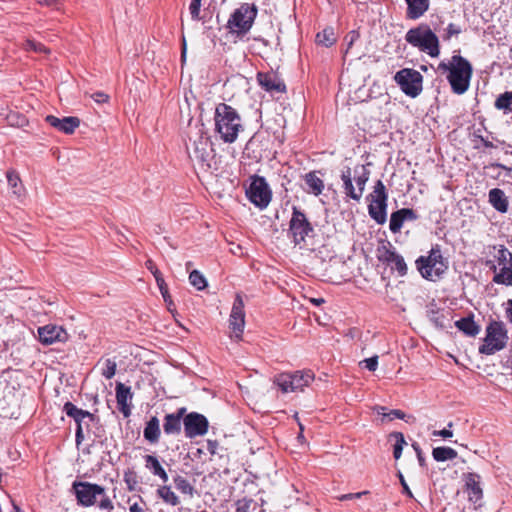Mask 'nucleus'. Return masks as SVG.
Listing matches in <instances>:
<instances>
[{
  "instance_id": "1",
  "label": "nucleus",
  "mask_w": 512,
  "mask_h": 512,
  "mask_svg": "<svg viewBox=\"0 0 512 512\" xmlns=\"http://www.w3.org/2000/svg\"><path fill=\"white\" fill-rule=\"evenodd\" d=\"M244 130L237 110L226 103H219L214 113V132L224 143H234Z\"/></svg>"
},
{
  "instance_id": "2",
  "label": "nucleus",
  "mask_w": 512,
  "mask_h": 512,
  "mask_svg": "<svg viewBox=\"0 0 512 512\" xmlns=\"http://www.w3.org/2000/svg\"><path fill=\"white\" fill-rule=\"evenodd\" d=\"M437 70L447 73V80L453 93L462 95L469 89L473 68L461 55H453L448 62H440Z\"/></svg>"
},
{
  "instance_id": "3",
  "label": "nucleus",
  "mask_w": 512,
  "mask_h": 512,
  "mask_svg": "<svg viewBox=\"0 0 512 512\" xmlns=\"http://www.w3.org/2000/svg\"><path fill=\"white\" fill-rule=\"evenodd\" d=\"M186 150L190 160L201 170L207 171L211 168L215 154L210 137L203 125L190 130Z\"/></svg>"
},
{
  "instance_id": "4",
  "label": "nucleus",
  "mask_w": 512,
  "mask_h": 512,
  "mask_svg": "<svg viewBox=\"0 0 512 512\" xmlns=\"http://www.w3.org/2000/svg\"><path fill=\"white\" fill-rule=\"evenodd\" d=\"M420 275L429 281H437L442 278L449 267V261L442 254L441 246L435 244L427 255H421L415 261Z\"/></svg>"
},
{
  "instance_id": "5",
  "label": "nucleus",
  "mask_w": 512,
  "mask_h": 512,
  "mask_svg": "<svg viewBox=\"0 0 512 512\" xmlns=\"http://www.w3.org/2000/svg\"><path fill=\"white\" fill-rule=\"evenodd\" d=\"M72 490L75 494L77 503L83 507H90L97 503V498H100L98 506L100 509L112 511L114 505L106 494L105 488L94 483L75 481L72 484Z\"/></svg>"
},
{
  "instance_id": "6",
  "label": "nucleus",
  "mask_w": 512,
  "mask_h": 512,
  "mask_svg": "<svg viewBox=\"0 0 512 512\" xmlns=\"http://www.w3.org/2000/svg\"><path fill=\"white\" fill-rule=\"evenodd\" d=\"M405 40L412 47L436 58L440 55V42L438 36L428 24H419L409 29L405 34Z\"/></svg>"
},
{
  "instance_id": "7",
  "label": "nucleus",
  "mask_w": 512,
  "mask_h": 512,
  "mask_svg": "<svg viewBox=\"0 0 512 512\" xmlns=\"http://www.w3.org/2000/svg\"><path fill=\"white\" fill-rule=\"evenodd\" d=\"M258 10L255 4L243 3L235 9L227 22L229 33L237 38L244 37L251 29Z\"/></svg>"
},
{
  "instance_id": "8",
  "label": "nucleus",
  "mask_w": 512,
  "mask_h": 512,
  "mask_svg": "<svg viewBox=\"0 0 512 512\" xmlns=\"http://www.w3.org/2000/svg\"><path fill=\"white\" fill-rule=\"evenodd\" d=\"M369 176L370 171L364 165L355 167L353 174L351 168L346 167L341 174L345 195L353 200L359 201L363 195Z\"/></svg>"
},
{
  "instance_id": "9",
  "label": "nucleus",
  "mask_w": 512,
  "mask_h": 512,
  "mask_svg": "<svg viewBox=\"0 0 512 512\" xmlns=\"http://www.w3.org/2000/svg\"><path fill=\"white\" fill-rule=\"evenodd\" d=\"M508 341L507 329L503 322L492 321L486 327L483 344L479 346V353L493 355L505 348Z\"/></svg>"
},
{
  "instance_id": "10",
  "label": "nucleus",
  "mask_w": 512,
  "mask_h": 512,
  "mask_svg": "<svg viewBox=\"0 0 512 512\" xmlns=\"http://www.w3.org/2000/svg\"><path fill=\"white\" fill-rule=\"evenodd\" d=\"M289 234L296 246L301 249L306 247V238L314 234V228L306 214L298 207L293 206L292 216L289 222Z\"/></svg>"
},
{
  "instance_id": "11",
  "label": "nucleus",
  "mask_w": 512,
  "mask_h": 512,
  "mask_svg": "<svg viewBox=\"0 0 512 512\" xmlns=\"http://www.w3.org/2000/svg\"><path fill=\"white\" fill-rule=\"evenodd\" d=\"M500 269L493 261H486V265L494 272L493 282L499 285L512 286V253L505 247L500 246L496 255Z\"/></svg>"
},
{
  "instance_id": "12",
  "label": "nucleus",
  "mask_w": 512,
  "mask_h": 512,
  "mask_svg": "<svg viewBox=\"0 0 512 512\" xmlns=\"http://www.w3.org/2000/svg\"><path fill=\"white\" fill-rule=\"evenodd\" d=\"M314 377L311 370L281 373L275 377L274 383L283 393L302 391L314 380Z\"/></svg>"
},
{
  "instance_id": "13",
  "label": "nucleus",
  "mask_w": 512,
  "mask_h": 512,
  "mask_svg": "<svg viewBox=\"0 0 512 512\" xmlns=\"http://www.w3.org/2000/svg\"><path fill=\"white\" fill-rule=\"evenodd\" d=\"M66 415L72 418L76 423L75 440L80 445L85 438V432H90V424L95 422L96 417L89 411L78 408L72 402H66L63 406Z\"/></svg>"
},
{
  "instance_id": "14",
  "label": "nucleus",
  "mask_w": 512,
  "mask_h": 512,
  "mask_svg": "<svg viewBox=\"0 0 512 512\" xmlns=\"http://www.w3.org/2000/svg\"><path fill=\"white\" fill-rule=\"evenodd\" d=\"M370 203L368 205V212L370 217L378 224H384L387 219V200L388 194L386 187L381 180H378L373 192L369 195Z\"/></svg>"
},
{
  "instance_id": "15",
  "label": "nucleus",
  "mask_w": 512,
  "mask_h": 512,
  "mask_svg": "<svg viewBox=\"0 0 512 512\" xmlns=\"http://www.w3.org/2000/svg\"><path fill=\"white\" fill-rule=\"evenodd\" d=\"M394 81L402 92L411 98L417 97L422 92L423 76L417 70L403 68L396 72Z\"/></svg>"
},
{
  "instance_id": "16",
  "label": "nucleus",
  "mask_w": 512,
  "mask_h": 512,
  "mask_svg": "<svg viewBox=\"0 0 512 512\" xmlns=\"http://www.w3.org/2000/svg\"><path fill=\"white\" fill-rule=\"evenodd\" d=\"M248 199L260 209L266 208L272 198V192L264 177L254 176L246 191Z\"/></svg>"
},
{
  "instance_id": "17",
  "label": "nucleus",
  "mask_w": 512,
  "mask_h": 512,
  "mask_svg": "<svg viewBox=\"0 0 512 512\" xmlns=\"http://www.w3.org/2000/svg\"><path fill=\"white\" fill-rule=\"evenodd\" d=\"M183 426L186 437L195 438L207 433L209 422L204 415L197 412H191L184 417Z\"/></svg>"
},
{
  "instance_id": "18",
  "label": "nucleus",
  "mask_w": 512,
  "mask_h": 512,
  "mask_svg": "<svg viewBox=\"0 0 512 512\" xmlns=\"http://www.w3.org/2000/svg\"><path fill=\"white\" fill-rule=\"evenodd\" d=\"M229 327L232 330L233 337L236 340H241L245 327V312L244 302L240 294L235 297L229 317Z\"/></svg>"
},
{
  "instance_id": "19",
  "label": "nucleus",
  "mask_w": 512,
  "mask_h": 512,
  "mask_svg": "<svg viewBox=\"0 0 512 512\" xmlns=\"http://www.w3.org/2000/svg\"><path fill=\"white\" fill-rule=\"evenodd\" d=\"M38 337L42 344L51 345L65 342L68 339V334L63 327L49 324L38 328Z\"/></svg>"
},
{
  "instance_id": "20",
  "label": "nucleus",
  "mask_w": 512,
  "mask_h": 512,
  "mask_svg": "<svg viewBox=\"0 0 512 512\" xmlns=\"http://www.w3.org/2000/svg\"><path fill=\"white\" fill-rule=\"evenodd\" d=\"M465 482V491L468 495V499L475 506H481V500L483 498V491L480 486L481 477L476 473H466L463 475Z\"/></svg>"
},
{
  "instance_id": "21",
  "label": "nucleus",
  "mask_w": 512,
  "mask_h": 512,
  "mask_svg": "<svg viewBox=\"0 0 512 512\" xmlns=\"http://www.w3.org/2000/svg\"><path fill=\"white\" fill-rule=\"evenodd\" d=\"M45 121L58 131L64 132L66 134L73 133L75 129L80 125V120L73 116L58 118L53 115H48L46 116Z\"/></svg>"
},
{
  "instance_id": "22",
  "label": "nucleus",
  "mask_w": 512,
  "mask_h": 512,
  "mask_svg": "<svg viewBox=\"0 0 512 512\" xmlns=\"http://www.w3.org/2000/svg\"><path fill=\"white\" fill-rule=\"evenodd\" d=\"M257 81L267 92H283L285 90L284 83L273 72H258Z\"/></svg>"
},
{
  "instance_id": "23",
  "label": "nucleus",
  "mask_w": 512,
  "mask_h": 512,
  "mask_svg": "<svg viewBox=\"0 0 512 512\" xmlns=\"http://www.w3.org/2000/svg\"><path fill=\"white\" fill-rule=\"evenodd\" d=\"M417 215L414 210L402 208L393 212L390 216L389 228L391 232L397 233L401 230L405 220H416Z\"/></svg>"
},
{
  "instance_id": "24",
  "label": "nucleus",
  "mask_w": 512,
  "mask_h": 512,
  "mask_svg": "<svg viewBox=\"0 0 512 512\" xmlns=\"http://www.w3.org/2000/svg\"><path fill=\"white\" fill-rule=\"evenodd\" d=\"M132 399V392L129 386L124 385L123 383H117L116 385V400L118 404V408L121 413L128 417L131 413V407L129 402Z\"/></svg>"
},
{
  "instance_id": "25",
  "label": "nucleus",
  "mask_w": 512,
  "mask_h": 512,
  "mask_svg": "<svg viewBox=\"0 0 512 512\" xmlns=\"http://www.w3.org/2000/svg\"><path fill=\"white\" fill-rule=\"evenodd\" d=\"M407 4L406 16L416 20L422 17L429 9V0H405Z\"/></svg>"
},
{
  "instance_id": "26",
  "label": "nucleus",
  "mask_w": 512,
  "mask_h": 512,
  "mask_svg": "<svg viewBox=\"0 0 512 512\" xmlns=\"http://www.w3.org/2000/svg\"><path fill=\"white\" fill-rule=\"evenodd\" d=\"M144 439L150 444H157L160 440V422L156 416L150 418L143 431Z\"/></svg>"
},
{
  "instance_id": "27",
  "label": "nucleus",
  "mask_w": 512,
  "mask_h": 512,
  "mask_svg": "<svg viewBox=\"0 0 512 512\" xmlns=\"http://www.w3.org/2000/svg\"><path fill=\"white\" fill-rule=\"evenodd\" d=\"M304 181L306 185V191L315 196L320 195L324 190V182L323 180L317 176L316 171H311L306 173L304 176Z\"/></svg>"
},
{
  "instance_id": "28",
  "label": "nucleus",
  "mask_w": 512,
  "mask_h": 512,
  "mask_svg": "<svg viewBox=\"0 0 512 512\" xmlns=\"http://www.w3.org/2000/svg\"><path fill=\"white\" fill-rule=\"evenodd\" d=\"M489 202L494 209L501 213H505L508 210V200L503 190L499 188H493L488 194Z\"/></svg>"
},
{
  "instance_id": "29",
  "label": "nucleus",
  "mask_w": 512,
  "mask_h": 512,
  "mask_svg": "<svg viewBox=\"0 0 512 512\" xmlns=\"http://www.w3.org/2000/svg\"><path fill=\"white\" fill-rule=\"evenodd\" d=\"M144 461L146 469H148L154 476L159 477L164 483L168 481V474L156 456L145 455Z\"/></svg>"
},
{
  "instance_id": "30",
  "label": "nucleus",
  "mask_w": 512,
  "mask_h": 512,
  "mask_svg": "<svg viewBox=\"0 0 512 512\" xmlns=\"http://www.w3.org/2000/svg\"><path fill=\"white\" fill-rule=\"evenodd\" d=\"M455 326L469 337H475L480 332V326L475 323L473 316H468L457 320L455 322Z\"/></svg>"
},
{
  "instance_id": "31",
  "label": "nucleus",
  "mask_w": 512,
  "mask_h": 512,
  "mask_svg": "<svg viewBox=\"0 0 512 512\" xmlns=\"http://www.w3.org/2000/svg\"><path fill=\"white\" fill-rule=\"evenodd\" d=\"M182 422L178 416L166 414L163 422V430L166 435H179L182 428Z\"/></svg>"
},
{
  "instance_id": "32",
  "label": "nucleus",
  "mask_w": 512,
  "mask_h": 512,
  "mask_svg": "<svg viewBox=\"0 0 512 512\" xmlns=\"http://www.w3.org/2000/svg\"><path fill=\"white\" fill-rule=\"evenodd\" d=\"M457 455V451L451 447H436L432 450L433 459L437 462L453 460Z\"/></svg>"
},
{
  "instance_id": "33",
  "label": "nucleus",
  "mask_w": 512,
  "mask_h": 512,
  "mask_svg": "<svg viewBox=\"0 0 512 512\" xmlns=\"http://www.w3.org/2000/svg\"><path fill=\"white\" fill-rule=\"evenodd\" d=\"M174 485L176 489L184 495H188L190 498H193L196 490L194 486L184 477L180 475H176L173 478Z\"/></svg>"
},
{
  "instance_id": "34",
  "label": "nucleus",
  "mask_w": 512,
  "mask_h": 512,
  "mask_svg": "<svg viewBox=\"0 0 512 512\" xmlns=\"http://www.w3.org/2000/svg\"><path fill=\"white\" fill-rule=\"evenodd\" d=\"M398 253L392 248L390 242L377 248V258L379 261L390 264Z\"/></svg>"
},
{
  "instance_id": "35",
  "label": "nucleus",
  "mask_w": 512,
  "mask_h": 512,
  "mask_svg": "<svg viewBox=\"0 0 512 512\" xmlns=\"http://www.w3.org/2000/svg\"><path fill=\"white\" fill-rule=\"evenodd\" d=\"M336 42L334 29L327 27L316 35V43L325 47H331Z\"/></svg>"
},
{
  "instance_id": "36",
  "label": "nucleus",
  "mask_w": 512,
  "mask_h": 512,
  "mask_svg": "<svg viewBox=\"0 0 512 512\" xmlns=\"http://www.w3.org/2000/svg\"><path fill=\"white\" fill-rule=\"evenodd\" d=\"M158 496L167 504L177 506L180 503L179 497L172 491L170 486L164 485L158 488Z\"/></svg>"
},
{
  "instance_id": "37",
  "label": "nucleus",
  "mask_w": 512,
  "mask_h": 512,
  "mask_svg": "<svg viewBox=\"0 0 512 512\" xmlns=\"http://www.w3.org/2000/svg\"><path fill=\"white\" fill-rule=\"evenodd\" d=\"M8 185L12 188L13 193L17 196H21L24 192V188L21 185V179L19 175L13 171H7L6 173Z\"/></svg>"
},
{
  "instance_id": "38",
  "label": "nucleus",
  "mask_w": 512,
  "mask_h": 512,
  "mask_svg": "<svg viewBox=\"0 0 512 512\" xmlns=\"http://www.w3.org/2000/svg\"><path fill=\"white\" fill-rule=\"evenodd\" d=\"M495 107L504 112L512 111V92L501 94L495 101Z\"/></svg>"
},
{
  "instance_id": "39",
  "label": "nucleus",
  "mask_w": 512,
  "mask_h": 512,
  "mask_svg": "<svg viewBox=\"0 0 512 512\" xmlns=\"http://www.w3.org/2000/svg\"><path fill=\"white\" fill-rule=\"evenodd\" d=\"M189 282L197 290H203L207 287V280L198 270H193L189 274Z\"/></svg>"
},
{
  "instance_id": "40",
  "label": "nucleus",
  "mask_w": 512,
  "mask_h": 512,
  "mask_svg": "<svg viewBox=\"0 0 512 512\" xmlns=\"http://www.w3.org/2000/svg\"><path fill=\"white\" fill-rule=\"evenodd\" d=\"M428 318L430 322L434 324L435 327L439 329L445 328V316L444 314L438 310V309H430L428 310Z\"/></svg>"
},
{
  "instance_id": "41",
  "label": "nucleus",
  "mask_w": 512,
  "mask_h": 512,
  "mask_svg": "<svg viewBox=\"0 0 512 512\" xmlns=\"http://www.w3.org/2000/svg\"><path fill=\"white\" fill-rule=\"evenodd\" d=\"M257 504L252 499L243 498L236 502V512H254Z\"/></svg>"
},
{
  "instance_id": "42",
  "label": "nucleus",
  "mask_w": 512,
  "mask_h": 512,
  "mask_svg": "<svg viewBox=\"0 0 512 512\" xmlns=\"http://www.w3.org/2000/svg\"><path fill=\"white\" fill-rule=\"evenodd\" d=\"M392 436L396 439V443L393 449V456L396 460H398L401 457L403 445L406 444V441L404 435L401 432H395L392 434Z\"/></svg>"
},
{
  "instance_id": "43",
  "label": "nucleus",
  "mask_w": 512,
  "mask_h": 512,
  "mask_svg": "<svg viewBox=\"0 0 512 512\" xmlns=\"http://www.w3.org/2000/svg\"><path fill=\"white\" fill-rule=\"evenodd\" d=\"M24 49L29 51L32 50L36 53H48L49 49L46 48L42 43L36 42L34 40H26L24 43Z\"/></svg>"
},
{
  "instance_id": "44",
  "label": "nucleus",
  "mask_w": 512,
  "mask_h": 512,
  "mask_svg": "<svg viewBox=\"0 0 512 512\" xmlns=\"http://www.w3.org/2000/svg\"><path fill=\"white\" fill-rule=\"evenodd\" d=\"M117 364L114 360L106 359L105 367L103 368L102 375L106 379H111L116 373Z\"/></svg>"
},
{
  "instance_id": "45",
  "label": "nucleus",
  "mask_w": 512,
  "mask_h": 512,
  "mask_svg": "<svg viewBox=\"0 0 512 512\" xmlns=\"http://www.w3.org/2000/svg\"><path fill=\"white\" fill-rule=\"evenodd\" d=\"M390 264L394 266L401 276L407 273V265L401 255L398 254Z\"/></svg>"
},
{
  "instance_id": "46",
  "label": "nucleus",
  "mask_w": 512,
  "mask_h": 512,
  "mask_svg": "<svg viewBox=\"0 0 512 512\" xmlns=\"http://www.w3.org/2000/svg\"><path fill=\"white\" fill-rule=\"evenodd\" d=\"M201 0H192L189 6V11L193 20L200 18Z\"/></svg>"
},
{
  "instance_id": "47",
  "label": "nucleus",
  "mask_w": 512,
  "mask_h": 512,
  "mask_svg": "<svg viewBox=\"0 0 512 512\" xmlns=\"http://www.w3.org/2000/svg\"><path fill=\"white\" fill-rule=\"evenodd\" d=\"M462 32L460 26L450 23L446 28L445 40H449L452 36H457Z\"/></svg>"
},
{
  "instance_id": "48",
  "label": "nucleus",
  "mask_w": 512,
  "mask_h": 512,
  "mask_svg": "<svg viewBox=\"0 0 512 512\" xmlns=\"http://www.w3.org/2000/svg\"><path fill=\"white\" fill-rule=\"evenodd\" d=\"M360 364H364L365 368H367L369 371H375L378 366V356L364 359L360 362Z\"/></svg>"
},
{
  "instance_id": "49",
  "label": "nucleus",
  "mask_w": 512,
  "mask_h": 512,
  "mask_svg": "<svg viewBox=\"0 0 512 512\" xmlns=\"http://www.w3.org/2000/svg\"><path fill=\"white\" fill-rule=\"evenodd\" d=\"M90 97L96 102V103H107L110 99L109 95L102 92V91H97L93 94L90 95Z\"/></svg>"
},
{
  "instance_id": "50",
  "label": "nucleus",
  "mask_w": 512,
  "mask_h": 512,
  "mask_svg": "<svg viewBox=\"0 0 512 512\" xmlns=\"http://www.w3.org/2000/svg\"><path fill=\"white\" fill-rule=\"evenodd\" d=\"M406 417L405 413L399 409H394L388 412L387 419L392 421L394 419H402L404 420Z\"/></svg>"
},
{
  "instance_id": "51",
  "label": "nucleus",
  "mask_w": 512,
  "mask_h": 512,
  "mask_svg": "<svg viewBox=\"0 0 512 512\" xmlns=\"http://www.w3.org/2000/svg\"><path fill=\"white\" fill-rule=\"evenodd\" d=\"M368 492L367 491H363V492H357V493H348V494H343L341 496L338 497V500L340 501H345V500H352V499H358L360 498L362 495L364 494H367Z\"/></svg>"
},
{
  "instance_id": "52",
  "label": "nucleus",
  "mask_w": 512,
  "mask_h": 512,
  "mask_svg": "<svg viewBox=\"0 0 512 512\" xmlns=\"http://www.w3.org/2000/svg\"><path fill=\"white\" fill-rule=\"evenodd\" d=\"M145 266L153 274L154 278L162 274L151 259L145 262Z\"/></svg>"
},
{
  "instance_id": "53",
  "label": "nucleus",
  "mask_w": 512,
  "mask_h": 512,
  "mask_svg": "<svg viewBox=\"0 0 512 512\" xmlns=\"http://www.w3.org/2000/svg\"><path fill=\"white\" fill-rule=\"evenodd\" d=\"M433 436L437 437H443V438H450L453 436L452 431L448 428L442 429V430H435L432 433Z\"/></svg>"
},
{
  "instance_id": "54",
  "label": "nucleus",
  "mask_w": 512,
  "mask_h": 512,
  "mask_svg": "<svg viewBox=\"0 0 512 512\" xmlns=\"http://www.w3.org/2000/svg\"><path fill=\"white\" fill-rule=\"evenodd\" d=\"M359 37V34L356 31H351L346 36L345 40L347 41V50L353 45L354 41H356Z\"/></svg>"
},
{
  "instance_id": "55",
  "label": "nucleus",
  "mask_w": 512,
  "mask_h": 512,
  "mask_svg": "<svg viewBox=\"0 0 512 512\" xmlns=\"http://www.w3.org/2000/svg\"><path fill=\"white\" fill-rule=\"evenodd\" d=\"M155 280H156V283H157V286H158L160 292L166 293V290L168 289V286H167V284H166L162 274L157 276L155 278Z\"/></svg>"
},
{
  "instance_id": "56",
  "label": "nucleus",
  "mask_w": 512,
  "mask_h": 512,
  "mask_svg": "<svg viewBox=\"0 0 512 512\" xmlns=\"http://www.w3.org/2000/svg\"><path fill=\"white\" fill-rule=\"evenodd\" d=\"M399 478H400V482H401V485H402V488H403V493L406 494L408 497L413 498V494H412L408 484L406 483L403 475L400 474Z\"/></svg>"
},
{
  "instance_id": "57",
  "label": "nucleus",
  "mask_w": 512,
  "mask_h": 512,
  "mask_svg": "<svg viewBox=\"0 0 512 512\" xmlns=\"http://www.w3.org/2000/svg\"><path fill=\"white\" fill-rule=\"evenodd\" d=\"M412 446H413V448H414V450H415V452L417 454V458H418L420 466H424L425 458L422 455L421 448L419 447V445L417 443H414Z\"/></svg>"
},
{
  "instance_id": "58",
  "label": "nucleus",
  "mask_w": 512,
  "mask_h": 512,
  "mask_svg": "<svg viewBox=\"0 0 512 512\" xmlns=\"http://www.w3.org/2000/svg\"><path fill=\"white\" fill-rule=\"evenodd\" d=\"M129 512H147L144 504L134 503L130 506Z\"/></svg>"
},
{
  "instance_id": "59",
  "label": "nucleus",
  "mask_w": 512,
  "mask_h": 512,
  "mask_svg": "<svg viewBox=\"0 0 512 512\" xmlns=\"http://www.w3.org/2000/svg\"><path fill=\"white\" fill-rule=\"evenodd\" d=\"M506 316L509 322L512 324V299L507 301Z\"/></svg>"
},
{
  "instance_id": "60",
  "label": "nucleus",
  "mask_w": 512,
  "mask_h": 512,
  "mask_svg": "<svg viewBox=\"0 0 512 512\" xmlns=\"http://www.w3.org/2000/svg\"><path fill=\"white\" fill-rule=\"evenodd\" d=\"M374 411L378 414V415H382L383 416V420L385 418H387V414L388 412H386V408L384 406H376L374 407Z\"/></svg>"
},
{
  "instance_id": "61",
  "label": "nucleus",
  "mask_w": 512,
  "mask_h": 512,
  "mask_svg": "<svg viewBox=\"0 0 512 512\" xmlns=\"http://www.w3.org/2000/svg\"><path fill=\"white\" fill-rule=\"evenodd\" d=\"M185 413H186V408L185 407H181L175 413H172V414L174 416H178L179 420L183 423V419L186 416Z\"/></svg>"
},
{
  "instance_id": "62",
  "label": "nucleus",
  "mask_w": 512,
  "mask_h": 512,
  "mask_svg": "<svg viewBox=\"0 0 512 512\" xmlns=\"http://www.w3.org/2000/svg\"><path fill=\"white\" fill-rule=\"evenodd\" d=\"M37 2L40 5H46V6H55L58 9V2L57 0H37Z\"/></svg>"
},
{
  "instance_id": "63",
  "label": "nucleus",
  "mask_w": 512,
  "mask_h": 512,
  "mask_svg": "<svg viewBox=\"0 0 512 512\" xmlns=\"http://www.w3.org/2000/svg\"><path fill=\"white\" fill-rule=\"evenodd\" d=\"M160 293L166 303L170 304L172 302L168 289L166 290V293H164V292H160Z\"/></svg>"
},
{
  "instance_id": "64",
  "label": "nucleus",
  "mask_w": 512,
  "mask_h": 512,
  "mask_svg": "<svg viewBox=\"0 0 512 512\" xmlns=\"http://www.w3.org/2000/svg\"><path fill=\"white\" fill-rule=\"evenodd\" d=\"M311 302L314 303L315 305H320L322 303H324V299L322 298H318V299H311Z\"/></svg>"
}]
</instances>
